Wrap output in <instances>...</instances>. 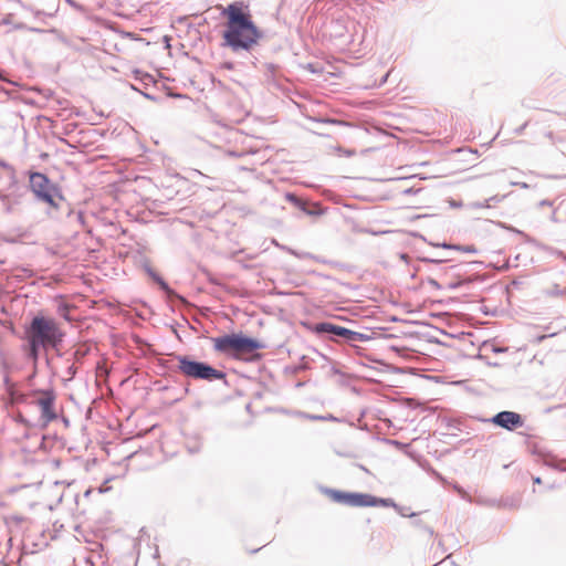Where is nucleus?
Masks as SVG:
<instances>
[{
    "label": "nucleus",
    "instance_id": "1a4fd4ad",
    "mask_svg": "<svg viewBox=\"0 0 566 566\" xmlns=\"http://www.w3.org/2000/svg\"><path fill=\"white\" fill-rule=\"evenodd\" d=\"M494 424L513 431L523 426V418L520 413L514 411H501L495 415L492 420Z\"/></svg>",
    "mask_w": 566,
    "mask_h": 566
},
{
    "label": "nucleus",
    "instance_id": "20e7f679",
    "mask_svg": "<svg viewBox=\"0 0 566 566\" xmlns=\"http://www.w3.org/2000/svg\"><path fill=\"white\" fill-rule=\"evenodd\" d=\"M30 187L39 200L48 203L53 209H59V201L62 200L63 197L60 195L57 187L53 185L45 175L32 172L30 175Z\"/></svg>",
    "mask_w": 566,
    "mask_h": 566
},
{
    "label": "nucleus",
    "instance_id": "6e6552de",
    "mask_svg": "<svg viewBox=\"0 0 566 566\" xmlns=\"http://www.w3.org/2000/svg\"><path fill=\"white\" fill-rule=\"evenodd\" d=\"M39 398L36 405L41 410V418L45 424L54 421L57 415L54 409L56 396L53 390H41L36 392Z\"/></svg>",
    "mask_w": 566,
    "mask_h": 566
},
{
    "label": "nucleus",
    "instance_id": "9b49d317",
    "mask_svg": "<svg viewBox=\"0 0 566 566\" xmlns=\"http://www.w3.org/2000/svg\"><path fill=\"white\" fill-rule=\"evenodd\" d=\"M541 482H542V481H541V478H535V479H534V483H541Z\"/></svg>",
    "mask_w": 566,
    "mask_h": 566
},
{
    "label": "nucleus",
    "instance_id": "39448f33",
    "mask_svg": "<svg viewBox=\"0 0 566 566\" xmlns=\"http://www.w3.org/2000/svg\"><path fill=\"white\" fill-rule=\"evenodd\" d=\"M177 360L179 371L189 378L211 381L213 379H223L226 376L222 371L205 363L191 360L187 356H179Z\"/></svg>",
    "mask_w": 566,
    "mask_h": 566
},
{
    "label": "nucleus",
    "instance_id": "7ed1b4c3",
    "mask_svg": "<svg viewBox=\"0 0 566 566\" xmlns=\"http://www.w3.org/2000/svg\"><path fill=\"white\" fill-rule=\"evenodd\" d=\"M213 349L238 360H251L263 345L242 333L226 334L212 338Z\"/></svg>",
    "mask_w": 566,
    "mask_h": 566
},
{
    "label": "nucleus",
    "instance_id": "0eeeda50",
    "mask_svg": "<svg viewBox=\"0 0 566 566\" xmlns=\"http://www.w3.org/2000/svg\"><path fill=\"white\" fill-rule=\"evenodd\" d=\"M313 331L317 334H322V333L334 334V335L340 336L349 342H364L367 339V336L361 333L350 331L346 327L334 325V324L327 323V322L316 324L313 327Z\"/></svg>",
    "mask_w": 566,
    "mask_h": 566
},
{
    "label": "nucleus",
    "instance_id": "f8f14e48",
    "mask_svg": "<svg viewBox=\"0 0 566 566\" xmlns=\"http://www.w3.org/2000/svg\"><path fill=\"white\" fill-rule=\"evenodd\" d=\"M9 392H10L11 397L13 398L12 387L9 388Z\"/></svg>",
    "mask_w": 566,
    "mask_h": 566
},
{
    "label": "nucleus",
    "instance_id": "423d86ee",
    "mask_svg": "<svg viewBox=\"0 0 566 566\" xmlns=\"http://www.w3.org/2000/svg\"><path fill=\"white\" fill-rule=\"evenodd\" d=\"M325 493L332 501L347 506L365 507L386 504L385 500H380L364 493H350L332 489L326 490Z\"/></svg>",
    "mask_w": 566,
    "mask_h": 566
},
{
    "label": "nucleus",
    "instance_id": "9d476101",
    "mask_svg": "<svg viewBox=\"0 0 566 566\" xmlns=\"http://www.w3.org/2000/svg\"><path fill=\"white\" fill-rule=\"evenodd\" d=\"M156 280L160 283V285H161L163 287H166V284H165V282H164L163 280H160L159 277H157Z\"/></svg>",
    "mask_w": 566,
    "mask_h": 566
},
{
    "label": "nucleus",
    "instance_id": "f03ea898",
    "mask_svg": "<svg viewBox=\"0 0 566 566\" xmlns=\"http://www.w3.org/2000/svg\"><path fill=\"white\" fill-rule=\"evenodd\" d=\"M61 325L52 317L34 316L25 329L29 356L35 361L41 350L56 348L64 338Z\"/></svg>",
    "mask_w": 566,
    "mask_h": 566
},
{
    "label": "nucleus",
    "instance_id": "f257e3e1",
    "mask_svg": "<svg viewBox=\"0 0 566 566\" xmlns=\"http://www.w3.org/2000/svg\"><path fill=\"white\" fill-rule=\"evenodd\" d=\"M221 17L224 19L221 32L222 46L238 52L250 51L259 44L262 32L243 2L237 1L221 8Z\"/></svg>",
    "mask_w": 566,
    "mask_h": 566
}]
</instances>
